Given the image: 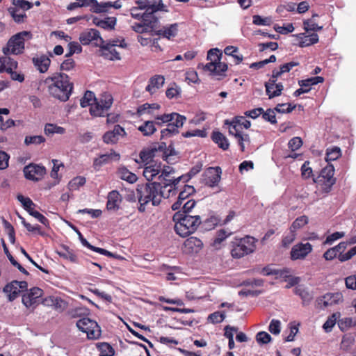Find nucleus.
<instances>
[{
	"mask_svg": "<svg viewBox=\"0 0 356 356\" xmlns=\"http://www.w3.org/2000/svg\"><path fill=\"white\" fill-rule=\"evenodd\" d=\"M111 8V1L99 3L94 0L92 8L90 10L95 13H106Z\"/></svg>",
	"mask_w": 356,
	"mask_h": 356,
	"instance_id": "39",
	"label": "nucleus"
},
{
	"mask_svg": "<svg viewBox=\"0 0 356 356\" xmlns=\"http://www.w3.org/2000/svg\"><path fill=\"white\" fill-rule=\"evenodd\" d=\"M312 250V245L309 243H298L295 245L291 251V258L292 260L302 259Z\"/></svg>",
	"mask_w": 356,
	"mask_h": 356,
	"instance_id": "22",
	"label": "nucleus"
},
{
	"mask_svg": "<svg viewBox=\"0 0 356 356\" xmlns=\"http://www.w3.org/2000/svg\"><path fill=\"white\" fill-rule=\"evenodd\" d=\"M159 0H139L136 1L138 10H145L144 13L152 10L158 5Z\"/></svg>",
	"mask_w": 356,
	"mask_h": 356,
	"instance_id": "37",
	"label": "nucleus"
},
{
	"mask_svg": "<svg viewBox=\"0 0 356 356\" xmlns=\"http://www.w3.org/2000/svg\"><path fill=\"white\" fill-rule=\"evenodd\" d=\"M231 234V232L227 233L225 229L219 230L213 239V245L216 247L218 245H220Z\"/></svg>",
	"mask_w": 356,
	"mask_h": 356,
	"instance_id": "58",
	"label": "nucleus"
},
{
	"mask_svg": "<svg viewBox=\"0 0 356 356\" xmlns=\"http://www.w3.org/2000/svg\"><path fill=\"white\" fill-rule=\"evenodd\" d=\"M33 63L40 73H44L49 67L51 60L48 56L42 55L40 57L33 58Z\"/></svg>",
	"mask_w": 356,
	"mask_h": 356,
	"instance_id": "30",
	"label": "nucleus"
},
{
	"mask_svg": "<svg viewBox=\"0 0 356 356\" xmlns=\"http://www.w3.org/2000/svg\"><path fill=\"white\" fill-rule=\"evenodd\" d=\"M80 42L83 45H88L93 42L95 46L99 47L104 43V40L100 36L99 31L95 29H90L84 31L79 35Z\"/></svg>",
	"mask_w": 356,
	"mask_h": 356,
	"instance_id": "14",
	"label": "nucleus"
},
{
	"mask_svg": "<svg viewBox=\"0 0 356 356\" xmlns=\"http://www.w3.org/2000/svg\"><path fill=\"white\" fill-rule=\"evenodd\" d=\"M334 173V168L333 165L327 164L321 170L319 175L313 179L314 182L324 185V190L328 192L336 182V179L333 177Z\"/></svg>",
	"mask_w": 356,
	"mask_h": 356,
	"instance_id": "10",
	"label": "nucleus"
},
{
	"mask_svg": "<svg viewBox=\"0 0 356 356\" xmlns=\"http://www.w3.org/2000/svg\"><path fill=\"white\" fill-rule=\"evenodd\" d=\"M308 222V218L306 216H302L297 218L292 223L291 227V232L300 229Z\"/></svg>",
	"mask_w": 356,
	"mask_h": 356,
	"instance_id": "51",
	"label": "nucleus"
},
{
	"mask_svg": "<svg viewBox=\"0 0 356 356\" xmlns=\"http://www.w3.org/2000/svg\"><path fill=\"white\" fill-rule=\"evenodd\" d=\"M161 170L162 164L161 162L147 163L143 170V175L149 182H151L150 181L153 180L161 172Z\"/></svg>",
	"mask_w": 356,
	"mask_h": 356,
	"instance_id": "24",
	"label": "nucleus"
},
{
	"mask_svg": "<svg viewBox=\"0 0 356 356\" xmlns=\"http://www.w3.org/2000/svg\"><path fill=\"white\" fill-rule=\"evenodd\" d=\"M221 173L220 167L209 168L202 175L204 184L210 187L217 186L220 180Z\"/></svg>",
	"mask_w": 356,
	"mask_h": 356,
	"instance_id": "17",
	"label": "nucleus"
},
{
	"mask_svg": "<svg viewBox=\"0 0 356 356\" xmlns=\"http://www.w3.org/2000/svg\"><path fill=\"white\" fill-rule=\"evenodd\" d=\"M277 79H273V76L271 75L269 80L264 84L266 88V93L268 96L269 99H273L275 97L281 95L284 89L282 83H277Z\"/></svg>",
	"mask_w": 356,
	"mask_h": 356,
	"instance_id": "21",
	"label": "nucleus"
},
{
	"mask_svg": "<svg viewBox=\"0 0 356 356\" xmlns=\"http://www.w3.org/2000/svg\"><path fill=\"white\" fill-rule=\"evenodd\" d=\"M165 78L161 75H156L149 79L146 90L151 94L156 92V90L164 84Z\"/></svg>",
	"mask_w": 356,
	"mask_h": 356,
	"instance_id": "31",
	"label": "nucleus"
},
{
	"mask_svg": "<svg viewBox=\"0 0 356 356\" xmlns=\"http://www.w3.org/2000/svg\"><path fill=\"white\" fill-rule=\"evenodd\" d=\"M238 49L234 46H227L225 48L224 52L227 56H231L234 58L235 64H239L243 59L242 54H238Z\"/></svg>",
	"mask_w": 356,
	"mask_h": 356,
	"instance_id": "38",
	"label": "nucleus"
},
{
	"mask_svg": "<svg viewBox=\"0 0 356 356\" xmlns=\"http://www.w3.org/2000/svg\"><path fill=\"white\" fill-rule=\"evenodd\" d=\"M95 99V95L93 92L89 90L86 91L84 94V96L81 99V106L83 108L87 107L88 106H91L92 104H94Z\"/></svg>",
	"mask_w": 356,
	"mask_h": 356,
	"instance_id": "43",
	"label": "nucleus"
},
{
	"mask_svg": "<svg viewBox=\"0 0 356 356\" xmlns=\"http://www.w3.org/2000/svg\"><path fill=\"white\" fill-rule=\"evenodd\" d=\"M232 256L234 258L240 259L254 252V238L248 236L242 238H236L232 242Z\"/></svg>",
	"mask_w": 356,
	"mask_h": 356,
	"instance_id": "6",
	"label": "nucleus"
},
{
	"mask_svg": "<svg viewBox=\"0 0 356 356\" xmlns=\"http://www.w3.org/2000/svg\"><path fill=\"white\" fill-rule=\"evenodd\" d=\"M181 92L180 88L175 83L171 84L165 92L166 97L169 99L177 98L179 97Z\"/></svg>",
	"mask_w": 356,
	"mask_h": 356,
	"instance_id": "50",
	"label": "nucleus"
},
{
	"mask_svg": "<svg viewBox=\"0 0 356 356\" xmlns=\"http://www.w3.org/2000/svg\"><path fill=\"white\" fill-rule=\"evenodd\" d=\"M271 336L264 331L259 332L256 335L257 341L261 344H267L271 341Z\"/></svg>",
	"mask_w": 356,
	"mask_h": 356,
	"instance_id": "60",
	"label": "nucleus"
},
{
	"mask_svg": "<svg viewBox=\"0 0 356 356\" xmlns=\"http://www.w3.org/2000/svg\"><path fill=\"white\" fill-rule=\"evenodd\" d=\"M118 177L123 180L127 181L129 184H133L137 181V176L131 172L127 168L121 167L118 171Z\"/></svg>",
	"mask_w": 356,
	"mask_h": 356,
	"instance_id": "34",
	"label": "nucleus"
},
{
	"mask_svg": "<svg viewBox=\"0 0 356 356\" xmlns=\"http://www.w3.org/2000/svg\"><path fill=\"white\" fill-rule=\"evenodd\" d=\"M24 173L25 177L27 179L32 181H39L46 173V169L42 165L29 164L24 167Z\"/></svg>",
	"mask_w": 356,
	"mask_h": 356,
	"instance_id": "16",
	"label": "nucleus"
},
{
	"mask_svg": "<svg viewBox=\"0 0 356 356\" xmlns=\"http://www.w3.org/2000/svg\"><path fill=\"white\" fill-rule=\"evenodd\" d=\"M68 225L74 231V233H76L77 235L79 236V238L81 243V244L88 248V249L94 251V252H96L97 253H99L101 254H103V255H106V256H108V257H115V258H117V259H122V257L120 255H115L113 253L105 250V249H103V248H97V247H95V246H93L90 243H88V241L83 236V235L81 234V233L79 232V230L77 229V227L76 226H74V225H72V223L70 222H67Z\"/></svg>",
	"mask_w": 356,
	"mask_h": 356,
	"instance_id": "15",
	"label": "nucleus"
},
{
	"mask_svg": "<svg viewBox=\"0 0 356 356\" xmlns=\"http://www.w3.org/2000/svg\"><path fill=\"white\" fill-rule=\"evenodd\" d=\"M318 42V35L317 33H312L311 35L304 37V40H301L299 43L300 47H305L309 45L316 44Z\"/></svg>",
	"mask_w": 356,
	"mask_h": 356,
	"instance_id": "46",
	"label": "nucleus"
},
{
	"mask_svg": "<svg viewBox=\"0 0 356 356\" xmlns=\"http://www.w3.org/2000/svg\"><path fill=\"white\" fill-rule=\"evenodd\" d=\"M42 293L43 291L42 289L38 287H33L23 295L22 303L26 307H30L35 304H38Z\"/></svg>",
	"mask_w": 356,
	"mask_h": 356,
	"instance_id": "19",
	"label": "nucleus"
},
{
	"mask_svg": "<svg viewBox=\"0 0 356 356\" xmlns=\"http://www.w3.org/2000/svg\"><path fill=\"white\" fill-rule=\"evenodd\" d=\"M67 307V303L59 297H56L53 308L58 312H62Z\"/></svg>",
	"mask_w": 356,
	"mask_h": 356,
	"instance_id": "64",
	"label": "nucleus"
},
{
	"mask_svg": "<svg viewBox=\"0 0 356 356\" xmlns=\"http://www.w3.org/2000/svg\"><path fill=\"white\" fill-rule=\"evenodd\" d=\"M138 129L145 136L152 135L156 131L154 121L147 120L138 127Z\"/></svg>",
	"mask_w": 356,
	"mask_h": 356,
	"instance_id": "35",
	"label": "nucleus"
},
{
	"mask_svg": "<svg viewBox=\"0 0 356 356\" xmlns=\"http://www.w3.org/2000/svg\"><path fill=\"white\" fill-rule=\"evenodd\" d=\"M28 284L26 281L13 280L7 284L3 289V291L6 293L9 301L15 300L21 291L26 290Z\"/></svg>",
	"mask_w": 356,
	"mask_h": 356,
	"instance_id": "13",
	"label": "nucleus"
},
{
	"mask_svg": "<svg viewBox=\"0 0 356 356\" xmlns=\"http://www.w3.org/2000/svg\"><path fill=\"white\" fill-rule=\"evenodd\" d=\"M225 316V312H215L209 315L208 320L213 324L220 323L223 321Z\"/></svg>",
	"mask_w": 356,
	"mask_h": 356,
	"instance_id": "52",
	"label": "nucleus"
},
{
	"mask_svg": "<svg viewBox=\"0 0 356 356\" xmlns=\"http://www.w3.org/2000/svg\"><path fill=\"white\" fill-rule=\"evenodd\" d=\"M45 141V138L42 136H27L25 137L24 143L26 145L31 144L39 145Z\"/></svg>",
	"mask_w": 356,
	"mask_h": 356,
	"instance_id": "55",
	"label": "nucleus"
},
{
	"mask_svg": "<svg viewBox=\"0 0 356 356\" xmlns=\"http://www.w3.org/2000/svg\"><path fill=\"white\" fill-rule=\"evenodd\" d=\"M29 35V32L22 31L11 37L7 43V46L3 48V54L6 56L22 54L24 49V36Z\"/></svg>",
	"mask_w": 356,
	"mask_h": 356,
	"instance_id": "8",
	"label": "nucleus"
},
{
	"mask_svg": "<svg viewBox=\"0 0 356 356\" xmlns=\"http://www.w3.org/2000/svg\"><path fill=\"white\" fill-rule=\"evenodd\" d=\"M65 132V129L63 127L54 124L47 123L44 127V134L47 136H51L54 134H63Z\"/></svg>",
	"mask_w": 356,
	"mask_h": 356,
	"instance_id": "40",
	"label": "nucleus"
},
{
	"mask_svg": "<svg viewBox=\"0 0 356 356\" xmlns=\"http://www.w3.org/2000/svg\"><path fill=\"white\" fill-rule=\"evenodd\" d=\"M161 175H159L158 179L161 183L163 187L167 188L168 186L170 188H175V195L176 194V186L185 178V176L181 175L177 178L172 177L171 175L175 172V168L170 166L164 165L162 168Z\"/></svg>",
	"mask_w": 356,
	"mask_h": 356,
	"instance_id": "9",
	"label": "nucleus"
},
{
	"mask_svg": "<svg viewBox=\"0 0 356 356\" xmlns=\"http://www.w3.org/2000/svg\"><path fill=\"white\" fill-rule=\"evenodd\" d=\"M76 326L83 332H86L89 339H97L101 335L100 327L97 323L89 318H83L76 322Z\"/></svg>",
	"mask_w": 356,
	"mask_h": 356,
	"instance_id": "12",
	"label": "nucleus"
},
{
	"mask_svg": "<svg viewBox=\"0 0 356 356\" xmlns=\"http://www.w3.org/2000/svg\"><path fill=\"white\" fill-rule=\"evenodd\" d=\"M166 7L167 6L163 3L162 0H159L158 5L154 8L147 13H145L143 22L147 26L152 33H155V31L159 28V18L155 16L154 13L159 10L167 12L168 10Z\"/></svg>",
	"mask_w": 356,
	"mask_h": 356,
	"instance_id": "11",
	"label": "nucleus"
},
{
	"mask_svg": "<svg viewBox=\"0 0 356 356\" xmlns=\"http://www.w3.org/2000/svg\"><path fill=\"white\" fill-rule=\"evenodd\" d=\"M296 107V105H292L291 104H278L276 107H275V110L280 113H289L292 112Z\"/></svg>",
	"mask_w": 356,
	"mask_h": 356,
	"instance_id": "54",
	"label": "nucleus"
},
{
	"mask_svg": "<svg viewBox=\"0 0 356 356\" xmlns=\"http://www.w3.org/2000/svg\"><path fill=\"white\" fill-rule=\"evenodd\" d=\"M106 209L109 211H117L120 208L122 201L121 195L118 191L113 190L108 193L107 196Z\"/></svg>",
	"mask_w": 356,
	"mask_h": 356,
	"instance_id": "28",
	"label": "nucleus"
},
{
	"mask_svg": "<svg viewBox=\"0 0 356 356\" xmlns=\"http://www.w3.org/2000/svg\"><path fill=\"white\" fill-rule=\"evenodd\" d=\"M118 44L114 43H103L99 46L102 51V56L111 60H120V54L116 51L115 47Z\"/></svg>",
	"mask_w": 356,
	"mask_h": 356,
	"instance_id": "26",
	"label": "nucleus"
},
{
	"mask_svg": "<svg viewBox=\"0 0 356 356\" xmlns=\"http://www.w3.org/2000/svg\"><path fill=\"white\" fill-rule=\"evenodd\" d=\"M233 136L237 140L238 145L240 146L241 152L245 151L244 143H250V137L248 134H244L242 131H235L233 134H229Z\"/></svg>",
	"mask_w": 356,
	"mask_h": 356,
	"instance_id": "36",
	"label": "nucleus"
},
{
	"mask_svg": "<svg viewBox=\"0 0 356 356\" xmlns=\"http://www.w3.org/2000/svg\"><path fill=\"white\" fill-rule=\"evenodd\" d=\"M172 219L175 223V231L181 237H186L194 233L202 223L200 216L186 215L181 213V211L175 213Z\"/></svg>",
	"mask_w": 356,
	"mask_h": 356,
	"instance_id": "4",
	"label": "nucleus"
},
{
	"mask_svg": "<svg viewBox=\"0 0 356 356\" xmlns=\"http://www.w3.org/2000/svg\"><path fill=\"white\" fill-rule=\"evenodd\" d=\"M165 188L163 187L161 183L157 181L147 182L146 184H138L136 188L138 201L140 204L138 211L144 212L146 206L149 203L154 207L159 206L163 198H168L175 195V188H169L168 193H165Z\"/></svg>",
	"mask_w": 356,
	"mask_h": 356,
	"instance_id": "1",
	"label": "nucleus"
},
{
	"mask_svg": "<svg viewBox=\"0 0 356 356\" xmlns=\"http://www.w3.org/2000/svg\"><path fill=\"white\" fill-rule=\"evenodd\" d=\"M224 124L229 126V134H233L235 131H241V128L242 127L245 129L250 128L251 122L243 116H236L231 120H225Z\"/></svg>",
	"mask_w": 356,
	"mask_h": 356,
	"instance_id": "18",
	"label": "nucleus"
},
{
	"mask_svg": "<svg viewBox=\"0 0 356 356\" xmlns=\"http://www.w3.org/2000/svg\"><path fill=\"white\" fill-rule=\"evenodd\" d=\"M220 222V219L216 216H211L203 222V225L207 229H213Z\"/></svg>",
	"mask_w": 356,
	"mask_h": 356,
	"instance_id": "62",
	"label": "nucleus"
},
{
	"mask_svg": "<svg viewBox=\"0 0 356 356\" xmlns=\"http://www.w3.org/2000/svg\"><path fill=\"white\" fill-rule=\"evenodd\" d=\"M86 184V178L83 177H76L71 180L69 183V186L72 190H76L80 186H83Z\"/></svg>",
	"mask_w": 356,
	"mask_h": 356,
	"instance_id": "59",
	"label": "nucleus"
},
{
	"mask_svg": "<svg viewBox=\"0 0 356 356\" xmlns=\"http://www.w3.org/2000/svg\"><path fill=\"white\" fill-rule=\"evenodd\" d=\"M116 18L115 17H107L104 19H102L99 24V27L104 29L112 30L114 29L116 24Z\"/></svg>",
	"mask_w": 356,
	"mask_h": 356,
	"instance_id": "45",
	"label": "nucleus"
},
{
	"mask_svg": "<svg viewBox=\"0 0 356 356\" xmlns=\"http://www.w3.org/2000/svg\"><path fill=\"white\" fill-rule=\"evenodd\" d=\"M119 159L120 154L113 151L110 154H102L99 158H95L92 165L95 170H99L103 165L108 163L111 160H118Z\"/></svg>",
	"mask_w": 356,
	"mask_h": 356,
	"instance_id": "27",
	"label": "nucleus"
},
{
	"mask_svg": "<svg viewBox=\"0 0 356 356\" xmlns=\"http://www.w3.org/2000/svg\"><path fill=\"white\" fill-rule=\"evenodd\" d=\"M9 13H10L14 21L17 23H22L24 22L25 18H26V15L24 12H19L16 8H10L8 9Z\"/></svg>",
	"mask_w": 356,
	"mask_h": 356,
	"instance_id": "49",
	"label": "nucleus"
},
{
	"mask_svg": "<svg viewBox=\"0 0 356 356\" xmlns=\"http://www.w3.org/2000/svg\"><path fill=\"white\" fill-rule=\"evenodd\" d=\"M184 246L188 253H197L203 246L202 241L197 237H189L184 242Z\"/></svg>",
	"mask_w": 356,
	"mask_h": 356,
	"instance_id": "29",
	"label": "nucleus"
},
{
	"mask_svg": "<svg viewBox=\"0 0 356 356\" xmlns=\"http://www.w3.org/2000/svg\"><path fill=\"white\" fill-rule=\"evenodd\" d=\"M195 191L193 186L190 185H184V189L179 193L178 198L182 201L187 199Z\"/></svg>",
	"mask_w": 356,
	"mask_h": 356,
	"instance_id": "57",
	"label": "nucleus"
},
{
	"mask_svg": "<svg viewBox=\"0 0 356 356\" xmlns=\"http://www.w3.org/2000/svg\"><path fill=\"white\" fill-rule=\"evenodd\" d=\"M212 140L218 145V146L223 149L227 150L229 149V143L228 139L220 131H213L211 134Z\"/></svg>",
	"mask_w": 356,
	"mask_h": 356,
	"instance_id": "33",
	"label": "nucleus"
},
{
	"mask_svg": "<svg viewBox=\"0 0 356 356\" xmlns=\"http://www.w3.org/2000/svg\"><path fill=\"white\" fill-rule=\"evenodd\" d=\"M97 348L100 352L99 356H113L115 354L113 348L108 343L98 344Z\"/></svg>",
	"mask_w": 356,
	"mask_h": 356,
	"instance_id": "42",
	"label": "nucleus"
},
{
	"mask_svg": "<svg viewBox=\"0 0 356 356\" xmlns=\"http://www.w3.org/2000/svg\"><path fill=\"white\" fill-rule=\"evenodd\" d=\"M339 313H334L330 316L328 317L327 321L323 325V329L326 332H329L332 330L334 325L336 324L337 318L339 317Z\"/></svg>",
	"mask_w": 356,
	"mask_h": 356,
	"instance_id": "48",
	"label": "nucleus"
},
{
	"mask_svg": "<svg viewBox=\"0 0 356 356\" xmlns=\"http://www.w3.org/2000/svg\"><path fill=\"white\" fill-rule=\"evenodd\" d=\"M280 325L281 323L279 320L273 319L270 323L268 330L273 334L277 335L281 331Z\"/></svg>",
	"mask_w": 356,
	"mask_h": 356,
	"instance_id": "63",
	"label": "nucleus"
},
{
	"mask_svg": "<svg viewBox=\"0 0 356 356\" xmlns=\"http://www.w3.org/2000/svg\"><path fill=\"white\" fill-rule=\"evenodd\" d=\"M160 108V105L158 104H148L145 103L143 105H140L137 108V114L138 115H142L145 113H151L152 110H158Z\"/></svg>",
	"mask_w": 356,
	"mask_h": 356,
	"instance_id": "41",
	"label": "nucleus"
},
{
	"mask_svg": "<svg viewBox=\"0 0 356 356\" xmlns=\"http://www.w3.org/2000/svg\"><path fill=\"white\" fill-rule=\"evenodd\" d=\"M203 68L205 71H209L210 75L216 76L218 80H220L225 76V72L228 67L225 63L218 62L216 64L208 63L204 65Z\"/></svg>",
	"mask_w": 356,
	"mask_h": 356,
	"instance_id": "20",
	"label": "nucleus"
},
{
	"mask_svg": "<svg viewBox=\"0 0 356 356\" xmlns=\"http://www.w3.org/2000/svg\"><path fill=\"white\" fill-rule=\"evenodd\" d=\"M44 83L48 86V90L54 98L61 102L69 99L73 90V83L70 81L66 74L54 73L46 78Z\"/></svg>",
	"mask_w": 356,
	"mask_h": 356,
	"instance_id": "2",
	"label": "nucleus"
},
{
	"mask_svg": "<svg viewBox=\"0 0 356 356\" xmlns=\"http://www.w3.org/2000/svg\"><path fill=\"white\" fill-rule=\"evenodd\" d=\"M113 99L111 95L104 93L99 98L95 99L94 104L90 107V113L95 117H103L111 107Z\"/></svg>",
	"mask_w": 356,
	"mask_h": 356,
	"instance_id": "7",
	"label": "nucleus"
},
{
	"mask_svg": "<svg viewBox=\"0 0 356 356\" xmlns=\"http://www.w3.org/2000/svg\"><path fill=\"white\" fill-rule=\"evenodd\" d=\"M294 293L300 297L304 306L309 305L314 298L313 294L310 291L300 286H296L294 289Z\"/></svg>",
	"mask_w": 356,
	"mask_h": 356,
	"instance_id": "32",
	"label": "nucleus"
},
{
	"mask_svg": "<svg viewBox=\"0 0 356 356\" xmlns=\"http://www.w3.org/2000/svg\"><path fill=\"white\" fill-rule=\"evenodd\" d=\"M275 108H268L266 111H264L262 113V118L267 122H270L271 124H276V117H275Z\"/></svg>",
	"mask_w": 356,
	"mask_h": 356,
	"instance_id": "53",
	"label": "nucleus"
},
{
	"mask_svg": "<svg viewBox=\"0 0 356 356\" xmlns=\"http://www.w3.org/2000/svg\"><path fill=\"white\" fill-rule=\"evenodd\" d=\"M341 155V149L338 147L327 149L325 160L327 162L330 161H335L339 159Z\"/></svg>",
	"mask_w": 356,
	"mask_h": 356,
	"instance_id": "44",
	"label": "nucleus"
},
{
	"mask_svg": "<svg viewBox=\"0 0 356 356\" xmlns=\"http://www.w3.org/2000/svg\"><path fill=\"white\" fill-rule=\"evenodd\" d=\"M156 119L168 122V127L161 131V140L177 134L179 133L178 129L181 127L186 120L184 115L177 113L158 115Z\"/></svg>",
	"mask_w": 356,
	"mask_h": 356,
	"instance_id": "5",
	"label": "nucleus"
},
{
	"mask_svg": "<svg viewBox=\"0 0 356 356\" xmlns=\"http://www.w3.org/2000/svg\"><path fill=\"white\" fill-rule=\"evenodd\" d=\"M341 299L342 295L340 293H327L316 299V305L318 307L325 309L328 306L338 303Z\"/></svg>",
	"mask_w": 356,
	"mask_h": 356,
	"instance_id": "23",
	"label": "nucleus"
},
{
	"mask_svg": "<svg viewBox=\"0 0 356 356\" xmlns=\"http://www.w3.org/2000/svg\"><path fill=\"white\" fill-rule=\"evenodd\" d=\"M304 29L307 32L321 31L322 26L317 25L312 19H309L303 22Z\"/></svg>",
	"mask_w": 356,
	"mask_h": 356,
	"instance_id": "56",
	"label": "nucleus"
},
{
	"mask_svg": "<svg viewBox=\"0 0 356 356\" xmlns=\"http://www.w3.org/2000/svg\"><path fill=\"white\" fill-rule=\"evenodd\" d=\"M179 24L175 23L168 26H164L161 29L155 31V33H152V35H159L170 40L172 38L175 37L178 33Z\"/></svg>",
	"mask_w": 356,
	"mask_h": 356,
	"instance_id": "25",
	"label": "nucleus"
},
{
	"mask_svg": "<svg viewBox=\"0 0 356 356\" xmlns=\"http://www.w3.org/2000/svg\"><path fill=\"white\" fill-rule=\"evenodd\" d=\"M222 52L217 48L211 49L208 51L207 60H210L209 63H218V62H220Z\"/></svg>",
	"mask_w": 356,
	"mask_h": 356,
	"instance_id": "47",
	"label": "nucleus"
},
{
	"mask_svg": "<svg viewBox=\"0 0 356 356\" xmlns=\"http://www.w3.org/2000/svg\"><path fill=\"white\" fill-rule=\"evenodd\" d=\"M253 24L257 26H269L271 24L270 17L263 18L260 15H255L252 17Z\"/></svg>",
	"mask_w": 356,
	"mask_h": 356,
	"instance_id": "61",
	"label": "nucleus"
},
{
	"mask_svg": "<svg viewBox=\"0 0 356 356\" xmlns=\"http://www.w3.org/2000/svg\"><path fill=\"white\" fill-rule=\"evenodd\" d=\"M177 155L178 152L175 149L173 144L171 143L167 147L165 142L155 143L147 149L142 150L139 154L142 162L147 161L155 156H161L164 161L170 164L175 163L172 156Z\"/></svg>",
	"mask_w": 356,
	"mask_h": 356,
	"instance_id": "3",
	"label": "nucleus"
}]
</instances>
